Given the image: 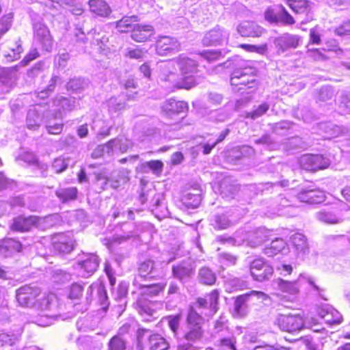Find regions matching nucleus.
<instances>
[{
	"label": "nucleus",
	"instance_id": "1",
	"mask_svg": "<svg viewBox=\"0 0 350 350\" xmlns=\"http://www.w3.org/2000/svg\"><path fill=\"white\" fill-rule=\"evenodd\" d=\"M35 306L40 311L35 322L40 326H49L58 317V301L53 293L42 296Z\"/></svg>",
	"mask_w": 350,
	"mask_h": 350
},
{
	"label": "nucleus",
	"instance_id": "2",
	"mask_svg": "<svg viewBox=\"0 0 350 350\" xmlns=\"http://www.w3.org/2000/svg\"><path fill=\"white\" fill-rule=\"evenodd\" d=\"M235 69L231 74L230 83L232 86L239 87L238 90L253 88L257 85L255 79L256 70L243 60H237Z\"/></svg>",
	"mask_w": 350,
	"mask_h": 350
},
{
	"label": "nucleus",
	"instance_id": "3",
	"mask_svg": "<svg viewBox=\"0 0 350 350\" xmlns=\"http://www.w3.org/2000/svg\"><path fill=\"white\" fill-rule=\"evenodd\" d=\"M174 66V61H168L164 64V70L161 76V80L166 83V88L173 91L176 88L190 89L196 85V80L192 76L182 77L180 74L178 75L170 70Z\"/></svg>",
	"mask_w": 350,
	"mask_h": 350
},
{
	"label": "nucleus",
	"instance_id": "4",
	"mask_svg": "<svg viewBox=\"0 0 350 350\" xmlns=\"http://www.w3.org/2000/svg\"><path fill=\"white\" fill-rule=\"evenodd\" d=\"M202 322V317L191 308L187 317V331L183 338L198 346L204 336Z\"/></svg>",
	"mask_w": 350,
	"mask_h": 350
},
{
	"label": "nucleus",
	"instance_id": "5",
	"mask_svg": "<svg viewBox=\"0 0 350 350\" xmlns=\"http://www.w3.org/2000/svg\"><path fill=\"white\" fill-rule=\"evenodd\" d=\"M274 324L280 330L293 333L304 328H310L312 325L308 320H304L299 314H279L274 321Z\"/></svg>",
	"mask_w": 350,
	"mask_h": 350
},
{
	"label": "nucleus",
	"instance_id": "6",
	"mask_svg": "<svg viewBox=\"0 0 350 350\" xmlns=\"http://www.w3.org/2000/svg\"><path fill=\"white\" fill-rule=\"evenodd\" d=\"M33 41L34 44L45 51H51L53 49V42L49 29L40 18L33 19Z\"/></svg>",
	"mask_w": 350,
	"mask_h": 350
},
{
	"label": "nucleus",
	"instance_id": "7",
	"mask_svg": "<svg viewBox=\"0 0 350 350\" xmlns=\"http://www.w3.org/2000/svg\"><path fill=\"white\" fill-rule=\"evenodd\" d=\"M269 233V230L265 228H258L249 232L239 230L234 233L232 239L234 240L235 244L241 245L246 242L251 247H256L267 240Z\"/></svg>",
	"mask_w": 350,
	"mask_h": 350
},
{
	"label": "nucleus",
	"instance_id": "8",
	"mask_svg": "<svg viewBox=\"0 0 350 350\" xmlns=\"http://www.w3.org/2000/svg\"><path fill=\"white\" fill-rule=\"evenodd\" d=\"M254 297L263 300L267 295L261 291H252L238 296L234 303V315L237 317L245 316L248 312V303L252 301Z\"/></svg>",
	"mask_w": 350,
	"mask_h": 350
},
{
	"label": "nucleus",
	"instance_id": "9",
	"mask_svg": "<svg viewBox=\"0 0 350 350\" xmlns=\"http://www.w3.org/2000/svg\"><path fill=\"white\" fill-rule=\"evenodd\" d=\"M40 294V290L38 287L25 285L16 291V298L22 307H31L36 306V298Z\"/></svg>",
	"mask_w": 350,
	"mask_h": 350
},
{
	"label": "nucleus",
	"instance_id": "10",
	"mask_svg": "<svg viewBox=\"0 0 350 350\" xmlns=\"http://www.w3.org/2000/svg\"><path fill=\"white\" fill-rule=\"evenodd\" d=\"M329 160L320 154H305L300 157V167L307 171H317L329 167Z\"/></svg>",
	"mask_w": 350,
	"mask_h": 350
},
{
	"label": "nucleus",
	"instance_id": "11",
	"mask_svg": "<svg viewBox=\"0 0 350 350\" xmlns=\"http://www.w3.org/2000/svg\"><path fill=\"white\" fill-rule=\"evenodd\" d=\"M273 273V267L262 258L255 259L250 263L251 275L258 282L269 280Z\"/></svg>",
	"mask_w": 350,
	"mask_h": 350
},
{
	"label": "nucleus",
	"instance_id": "12",
	"mask_svg": "<svg viewBox=\"0 0 350 350\" xmlns=\"http://www.w3.org/2000/svg\"><path fill=\"white\" fill-rule=\"evenodd\" d=\"M301 41L298 35L285 33L273 40V44L277 53H284L291 49H296Z\"/></svg>",
	"mask_w": 350,
	"mask_h": 350
},
{
	"label": "nucleus",
	"instance_id": "13",
	"mask_svg": "<svg viewBox=\"0 0 350 350\" xmlns=\"http://www.w3.org/2000/svg\"><path fill=\"white\" fill-rule=\"evenodd\" d=\"M229 33L220 27H216L207 32L203 39L202 43L205 46L220 45L228 42Z\"/></svg>",
	"mask_w": 350,
	"mask_h": 350
},
{
	"label": "nucleus",
	"instance_id": "14",
	"mask_svg": "<svg viewBox=\"0 0 350 350\" xmlns=\"http://www.w3.org/2000/svg\"><path fill=\"white\" fill-rule=\"evenodd\" d=\"M53 105L55 107L53 109V119H62L63 112L71 111L75 108L76 100L75 98L57 96L53 100Z\"/></svg>",
	"mask_w": 350,
	"mask_h": 350
},
{
	"label": "nucleus",
	"instance_id": "15",
	"mask_svg": "<svg viewBox=\"0 0 350 350\" xmlns=\"http://www.w3.org/2000/svg\"><path fill=\"white\" fill-rule=\"evenodd\" d=\"M100 260L94 254H87L79 261L78 267L82 271V276L88 278L92 275L98 267Z\"/></svg>",
	"mask_w": 350,
	"mask_h": 350
},
{
	"label": "nucleus",
	"instance_id": "16",
	"mask_svg": "<svg viewBox=\"0 0 350 350\" xmlns=\"http://www.w3.org/2000/svg\"><path fill=\"white\" fill-rule=\"evenodd\" d=\"M133 146L131 140L124 137H117L109 141L107 144H103L98 150H106L107 154L110 155L116 150L124 153Z\"/></svg>",
	"mask_w": 350,
	"mask_h": 350
},
{
	"label": "nucleus",
	"instance_id": "17",
	"mask_svg": "<svg viewBox=\"0 0 350 350\" xmlns=\"http://www.w3.org/2000/svg\"><path fill=\"white\" fill-rule=\"evenodd\" d=\"M180 43L175 38L170 36L160 37L156 43L157 53L160 55H165L168 53L178 51Z\"/></svg>",
	"mask_w": 350,
	"mask_h": 350
},
{
	"label": "nucleus",
	"instance_id": "18",
	"mask_svg": "<svg viewBox=\"0 0 350 350\" xmlns=\"http://www.w3.org/2000/svg\"><path fill=\"white\" fill-rule=\"evenodd\" d=\"M180 70L182 77L188 75L193 77V73L197 70L196 62L184 54L180 55L176 60H173Z\"/></svg>",
	"mask_w": 350,
	"mask_h": 350
},
{
	"label": "nucleus",
	"instance_id": "19",
	"mask_svg": "<svg viewBox=\"0 0 350 350\" xmlns=\"http://www.w3.org/2000/svg\"><path fill=\"white\" fill-rule=\"evenodd\" d=\"M188 109L187 103L176 100L173 98L167 100L162 105V111L167 116L172 118L175 115L185 113Z\"/></svg>",
	"mask_w": 350,
	"mask_h": 350
},
{
	"label": "nucleus",
	"instance_id": "20",
	"mask_svg": "<svg viewBox=\"0 0 350 350\" xmlns=\"http://www.w3.org/2000/svg\"><path fill=\"white\" fill-rule=\"evenodd\" d=\"M33 227L37 228L36 216L29 217L18 216L13 219L11 229L17 232H28Z\"/></svg>",
	"mask_w": 350,
	"mask_h": 350
},
{
	"label": "nucleus",
	"instance_id": "21",
	"mask_svg": "<svg viewBox=\"0 0 350 350\" xmlns=\"http://www.w3.org/2000/svg\"><path fill=\"white\" fill-rule=\"evenodd\" d=\"M318 314L329 325L340 324L342 320L340 313L329 306L320 308Z\"/></svg>",
	"mask_w": 350,
	"mask_h": 350
},
{
	"label": "nucleus",
	"instance_id": "22",
	"mask_svg": "<svg viewBox=\"0 0 350 350\" xmlns=\"http://www.w3.org/2000/svg\"><path fill=\"white\" fill-rule=\"evenodd\" d=\"M237 30L241 36L245 37H258L263 31L261 27L251 21H244L240 23Z\"/></svg>",
	"mask_w": 350,
	"mask_h": 350
},
{
	"label": "nucleus",
	"instance_id": "23",
	"mask_svg": "<svg viewBox=\"0 0 350 350\" xmlns=\"http://www.w3.org/2000/svg\"><path fill=\"white\" fill-rule=\"evenodd\" d=\"M154 34V29L151 25L135 24L131 32L133 40L140 42L147 41Z\"/></svg>",
	"mask_w": 350,
	"mask_h": 350
},
{
	"label": "nucleus",
	"instance_id": "24",
	"mask_svg": "<svg viewBox=\"0 0 350 350\" xmlns=\"http://www.w3.org/2000/svg\"><path fill=\"white\" fill-rule=\"evenodd\" d=\"M288 7L296 14H305L307 16L311 13L314 3L308 0H284Z\"/></svg>",
	"mask_w": 350,
	"mask_h": 350
},
{
	"label": "nucleus",
	"instance_id": "25",
	"mask_svg": "<svg viewBox=\"0 0 350 350\" xmlns=\"http://www.w3.org/2000/svg\"><path fill=\"white\" fill-rule=\"evenodd\" d=\"M40 105L31 107L27 115L26 124L29 129L36 130L40 127L42 122L41 110Z\"/></svg>",
	"mask_w": 350,
	"mask_h": 350
},
{
	"label": "nucleus",
	"instance_id": "26",
	"mask_svg": "<svg viewBox=\"0 0 350 350\" xmlns=\"http://www.w3.org/2000/svg\"><path fill=\"white\" fill-rule=\"evenodd\" d=\"M317 219L327 224H336L343 221L340 214H337L334 209L322 210L316 213Z\"/></svg>",
	"mask_w": 350,
	"mask_h": 350
},
{
	"label": "nucleus",
	"instance_id": "27",
	"mask_svg": "<svg viewBox=\"0 0 350 350\" xmlns=\"http://www.w3.org/2000/svg\"><path fill=\"white\" fill-rule=\"evenodd\" d=\"M21 243L15 239H8L0 242V254L3 256H8L14 252H21Z\"/></svg>",
	"mask_w": 350,
	"mask_h": 350
},
{
	"label": "nucleus",
	"instance_id": "28",
	"mask_svg": "<svg viewBox=\"0 0 350 350\" xmlns=\"http://www.w3.org/2000/svg\"><path fill=\"white\" fill-rule=\"evenodd\" d=\"M90 11L100 16H108L111 10L109 5L104 0H90L88 1Z\"/></svg>",
	"mask_w": 350,
	"mask_h": 350
},
{
	"label": "nucleus",
	"instance_id": "29",
	"mask_svg": "<svg viewBox=\"0 0 350 350\" xmlns=\"http://www.w3.org/2000/svg\"><path fill=\"white\" fill-rule=\"evenodd\" d=\"M219 299V291L217 290L212 291L206 298H198L197 304L200 308L209 307L213 313H215L217 310V301Z\"/></svg>",
	"mask_w": 350,
	"mask_h": 350
},
{
	"label": "nucleus",
	"instance_id": "30",
	"mask_svg": "<svg viewBox=\"0 0 350 350\" xmlns=\"http://www.w3.org/2000/svg\"><path fill=\"white\" fill-rule=\"evenodd\" d=\"M77 194L78 190L75 187H59L55 190V196L62 203L75 200Z\"/></svg>",
	"mask_w": 350,
	"mask_h": 350
},
{
	"label": "nucleus",
	"instance_id": "31",
	"mask_svg": "<svg viewBox=\"0 0 350 350\" xmlns=\"http://www.w3.org/2000/svg\"><path fill=\"white\" fill-rule=\"evenodd\" d=\"M13 73L7 68L0 70V94L10 92L14 84Z\"/></svg>",
	"mask_w": 350,
	"mask_h": 350
},
{
	"label": "nucleus",
	"instance_id": "32",
	"mask_svg": "<svg viewBox=\"0 0 350 350\" xmlns=\"http://www.w3.org/2000/svg\"><path fill=\"white\" fill-rule=\"evenodd\" d=\"M233 218L230 212L218 213L215 215L212 225L215 229L224 230L233 224Z\"/></svg>",
	"mask_w": 350,
	"mask_h": 350
},
{
	"label": "nucleus",
	"instance_id": "33",
	"mask_svg": "<svg viewBox=\"0 0 350 350\" xmlns=\"http://www.w3.org/2000/svg\"><path fill=\"white\" fill-rule=\"evenodd\" d=\"M236 342L237 340L234 335L230 332L228 334H223L218 338L215 342V345L223 350H237Z\"/></svg>",
	"mask_w": 350,
	"mask_h": 350
},
{
	"label": "nucleus",
	"instance_id": "34",
	"mask_svg": "<svg viewBox=\"0 0 350 350\" xmlns=\"http://www.w3.org/2000/svg\"><path fill=\"white\" fill-rule=\"evenodd\" d=\"M60 222V217L57 214H52L46 217L36 216L37 228L44 230Z\"/></svg>",
	"mask_w": 350,
	"mask_h": 350
},
{
	"label": "nucleus",
	"instance_id": "35",
	"mask_svg": "<svg viewBox=\"0 0 350 350\" xmlns=\"http://www.w3.org/2000/svg\"><path fill=\"white\" fill-rule=\"evenodd\" d=\"M122 231V234H116L113 237L112 241L113 243H121L137 235L135 227L131 223L124 224Z\"/></svg>",
	"mask_w": 350,
	"mask_h": 350
},
{
	"label": "nucleus",
	"instance_id": "36",
	"mask_svg": "<svg viewBox=\"0 0 350 350\" xmlns=\"http://www.w3.org/2000/svg\"><path fill=\"white\" fill-rule=\"evenodd\" d=\"M54 248L61 254H68L74 248L73 240L70 237L60 235L58 241L54 243Z\"/></svg>",
	"mask_w": 350,
	"mask_h": 350
},
{
	"label": "nucleus",
	"instance_id": "37",
	"mask_svg": "<svg viewBox=\"0 0 350 350\" xmlns=\"http://www.w3.org/2000/svg\"><path fill=\"white\" fill-rule=\"evenodd\" d=\"M129 171L126 169L120 170L114 173L110 178L109 185L113 189H118L121 185L125 184L129 180Z\"/></svg>",
	"mask_w": 350,
	"mask_h": 350
},
{
	"label": "nucleus",
	"instance_id": "38",
	"mask_svg": "<svg viewBox=\"0 0 350 350\" xmlns=\"http://www.w3.org/2000/svg\"><path fill=\"white\" fill-rule=\"evenodd\" d=\"M292 199L287 198L286 196L280 195L277 199V206L278 215L284 216L293 215V212L290 211L293 208Z\"/></svg>",
	"mask_w": 350,
	"mask_h": 350
},
{
	"label": "nucleus",
	"instance_id": "39",
	"mask_svg": "<svg viewBox=\"0 0 350 350\" xmlns=\"http://www.w3.org/2000/svg\"><path fill=\"white\" fill-rule=\"evenodd\" d=\"M286 247V243L281 238L273 240L269 246L264 249V254L268 256H273L282 252Z\"/></svg>",
	"mask_w": 350,
	"mask_h": 350
},
{
	"label": "nucleus",
	"instance_id": "40",
	"mask_svg": "<svg viewBox=\"0 0 350 350\" xmlns=\"http://www.w3.org/2000/svg\"><path fill=\"white\" fill-rule=\"evenodd\" d=\"M163 163L159 160H153L142 163L139 165L142 173H148L151 171L155 175H160L163 171Z\"/></svg>",
	"mask_w": 350,
	"mask_h": 350
},
{
	"label": "nucleus",
	"instance_id": "41",
	"mask_svg": "<svg viewBox=\"0 0 350 350\" xmlns=\"http://www.w3.org/2000/svg\"><path fill=\"white\" fill-rule=\"evenodd\" d=\"M150 350H167L169 343L159 334H152L149 337Z\"/></svg>",
	"mask_w": 350,
	"mask_h": 350
},
{
	"label": "nucleus",
	"instance_id": "42",
	"mask_svg": "<svg viewBox=\"0 0 350 350\" xmlns=\"http://www.w3.org/2000/svg\"><path fill=\"white\" fill-rule=\"evenodd\" d=\"M277 284L280 290L291 295H295L299 292V286L298 282H289L282 279L277 280Z\"/></svg>",
	"mask_w": 350,
	"mask_h": 350
},
{
	"label": "nucleus",
	"instance_id": "43",
	"mask_svg": "<svg viewBox=\"0 0 350 350\" xmlns=\"http://www.w3.org/2000/svg\"><path fill=\"white\" fill-rule=\"evenodd\" d=\"M183 202L188 208H197L201 202V195L199 190L196 193L188 192L183 197Z\"/></svg>",
	"mask_w": 350,
	"mask_h": 350
},
{
	"label": "nucleus",
	"instance_id": "44",
	"mask_svg": "<svg viewBox=\"0 0 350 350\" xmlns=\"http://www.w3.org/2000/svg\"><path fill=\"white\" fill-rule=\"evenodd\" d=\"M291 242L298 252L306 253L308 247L306 237L301 233H295L291 237Z\"/></svg>",
	"mask_w": 350,
	"mask_h": 350
},
{
	"label": "nucleus",
	"instance_id": "45",
	"mask_svg": "<svg viewBox=\"0 0 350 350\" xmlns=\"http://www.w3.org/2000/svg\"><path fill=\"white\" fill-rule=\"evenodd\" d=\"M198 278L200 281L207 285H211L215 282V274L208 267H202L199 270Z\"/></svg>",
	"mask_w": 350,
	"mask_h": 350
},
{
	"label": "nucleus",
	"instance_id": "46",
	"mask_svg": "<svg viewBox=\"0 0 350 350\" xmlns=\"http://www.w3.org/2000/svg\"><path fill=\"white\" fill-rule=\"evenodd\" d=\"M133 284L139 285L140 288H145L144 293H150L152 295H157L165 287V285L161 284H140L137 278L134 280Z\"/></svg>",
	"mask_w": 350,
	"mask_h": 350
},
{
	"label": "nucleus",
	"instance_id": "47",
	"mask_svg": "<svg viewBox=\"0 0 350 350\" xmlns=\"http://www.w3.org/2000/svg\"><path fill=\"white\" fill-rule=\"evenodd\" d=\"M229 333L230 332L227 325V321L224 318L221 317L215 322L213 334L215 338H219L221 335Z\"/></svg>",
	"mask_w": 350,
	"mask_h": 350
},
{
	"label": "nucleus",
	"instance_id": "48",
	"mask_svg": "<svg viewBox=\"0 0 350 350\" xmlns=\"http://www.w3.org/2000/svg\"><path fill=\"white\" fill-rule=\"evenodd\" d=\"M136 16H131V17H124L121 20L116 22V27L118 28V31L120 32L124 33V32H128L130 31H133V26L136 23H133V22L135 21V20L133 21V19H135Z\"/></svg>",
	"mask_w": 350,
	"mask_h": 350
},
{
	"label": "nucleus",
	"instance_id": "49",
	"mask_svg": "<svg viewBox=\"0 0 350 350\" xmlns=\"http://www.w3.org/2000/svg\"><path fill=\"white\" fill-rule=\"evenodd\" d=\"M125 349L126 342L119 335L112 337L108 342L109 350H124Z\"/></svg>",
	"mask_w": 350,
	"mask_h": 350
},
{
	"label": "nucleus",
	"instance_id": "50",
	"mask_svg": "<svg viewBox=\"0 0 350 350\" xmlns=\"http://www.w3.org/2000/svg\"><path fill=\"white\" fill-rule=\"evenodd\" d=\"M107 105L109 111L118 112L124 109L126 104L124 100L120 98L111 97L107 101Z\"/></svg>",
	"mask_w": 350,
	"mask_h": 350
},
{
	"label": "nucleus",
	"instance_id": "51",
	"mask_svg": "<svg viewBox=\"0 0 350 350\" xmlns=\"http://www.w3.org/2000/svg\"><path fill=\"white\" fill-rule=\"evenodd\" d=\"M70 158L59 157L54 160L52 168L55 170V173H61L66 170L70 162Z\"/></svg>",
	"mask_w": 350,
	"mask_h": 350
},
{
	"label": "nucleus",
	"instance_id": "52",
	"mask_svg": "<svg viewBox=\"0 0 350 350\" xmlns=\"http://www.w3.org/2000/svg\"><path fill=\"white\" fill-rule=\"evenodd\" d=\"M57 78L58 77L56 76L53 77L51 79L50 83L49 84L47 88L44 90L40 91V92H34V96L40 98V99H44L45 98H47L49 96V94L52 92H53Z\"/></svg>",
	"mask_w": 350,
	"mask_h": 350
},
{
	"label": "nucleus",
	"instance_id": "53",
	"mask_svg": "<svg viewBox=\"0 0 350 350\" xmlns=\"http://www.w3.org/2000/svg\"><path fill=\"white\" fill-rule=\"evenodd\" d=\"M172 272L174 277L177 278L180 281H183L186 278L190 276L191 269L183 266H176L173 267Z\"/></svg>",
	"mask_w": 350,
	"mask_h": 350
},
{
	"label": "nucleus",
	"instance_id": "54",
	"mask_svg": "<svg viewBox=\"0 0 350 350\" xmlns=\"http://www.w3.org/2000/svg\"><path fill=\"white\" fill-rule=\"evenodd\" d=\"M221 193L224 198H233L234 195L237 191V186L234 185H227L226 181H224L221 185Z\"/></svg>",
	"mask_w": 350,
	"mask_h": 350
},
{
	"label": "nucleus",
	"instance_id": "55",
	"mask_svg": "<svg viewBox=\"0 0 350 350\" xmlns=\"http://www.w3.org/2000/svg\"><path fill=\"white\" fill-rule=\"evenodd\" d=\"M281 12L278 14V21L286 25H292L295 23L293 17L287 12L283 5H280Z\"/></svg>",
	"mask_w": 350,
	"mask_h": 350
},
{
	"label": "nucleus",
	"instance_id": "56",
	"mask_svg": "<svg viewBox=\"0 0 350 350\" xmlns=\"http://www.w3.org/2000/svg\"><path fill=\"white\" fill-rule=\"evenodd\" d=\"M154 269V262L148 260L140 264L139 267V275L140 278H146L152 273Z\"/></svg>",
	"mask_w": 350,
	"mask_h": 350
},
{
	"label": "nucleus",
	"instance_id": "57",
	"mask_svg": "<svg viewBox=\"0 0 350 350\" xmlns=\"http://www.w3.org/2000/svg\"><path fill=\"white\" fill-rule=\"evenodd\" d=\"M325 198V193L319 189H309L310 204L322 202Z\"/></svg>",
	"mask_w": 350,
	"mask_h": 350
},
{
	"label": "nucleus",
	"instance_id": "58",
	"mask_svg": "<svg viewBox=\"0 0 350 350\" xmlns=\"http://www.w3.org/2000/svg\"><path fill=\"white\" fill-rule=\"evenodd\" d=\"M269 109V105L267 104V103H263L258 105V107L253 111L247 113V117L255 120L264 115L268 111Z\"/></svg>",
	"mask_w": 350,
	"mask_h": 350
},
{
	"label": "nucleus",
	"instance_id": "59",
	"mask_svg": "<svg viewBox=\"0 0 350 350\" xmlns=\"http://www.w3.org/2000/svg\"><path fill=\"white\" fill-rule=\"evenodd\" d=\"M333 96V90L330 87L325 86L320 89L317 99L318 101H327L332 99Z\"/></svg>",
	"mask_w": 350,
	"mask_h": 350
},
{
	"label": "nucleus",
	"instance_id": "60",
	"mask_svg": "<svg viewBox=\"0 0 350 350\" xmlns=\"http://www.w3.org/2000/svg\"><path fill=\"white\" fill-rule=\"evenodd\" d=\"M146 51L139 48H128L126 51L125 56L130 59H139L144 57Z\"/></svg>",
	"mask_w": 350,
	"mask_h": 350
},
{
	"label": "nucleus",
	"instance_id": "61",
	"mask_svg": "<svg viewBox=\"0 0 350 350\" xmlns=\"http://www.w3.org/2000/svg\"><path fill=\"white\" fill-rule=\"evenodd\" d=\"M53 281L57 283H64L71 279V275L69 273L62 269H57L53 275Z\"/></svg>",
	"mask_w": 350,
	"mask_h": 350
},
{
	"label": "nucleus",
	"instance_id": "62",
	"mask_svg": "<svg viewBox=\"0 0 350 350\" xmlns=\"http://www.w3.org/2000/svg\"><path fill=\"white\" fill-rule=\"evenodd\" d=\"M64 124L61 122L59 123H53L51 120L46 121V128L49 133L53 135H58L63 130Z\"/></svg>",
	"mask_w": 350,
	"mask_h": 350
},
{
	"label": "nucleus",
	"instance_id": "63",
	"mask_svg": "<svg viewBox=\"0 0 350 350\" xmlns=\"http://www.w3.org/2000/svg\"><path fill=\"white\" fill-rule=\"evenodd\" d=\"M86 85V83L83 79L80 78L71 79L67 83V89L72 90L74 91H78L82 90Z\"/></svg>",
	"mask_w": 350,
	"mask_h": 350
},
{
	"label": "nucleus",
	"instance_id": "64",
	"mask_svg": "<svg viewBox=\"0 0 350 350\" xmlns=\"http://www.w3.org/2000/svg\"><path fill=\"white\" fill-rule=\"evenodd\" d=\"M110 178H107L103 173H96L95 174V181L96 184L101 190H105L108 187V185L109 184Z\"/></svg>",
	"mask_w": 350,
	"mask_h": 350
}]
</instances>
